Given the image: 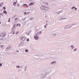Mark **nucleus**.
I'll return each instance as SVG.
<instances>
[{"label":"nucleus","instance_id":"f257e3e1","mask_svg":"<svg viewBox=\"0 0 79 79\" xmlns=\"http://www.w3.org/2000/svg\"><path fill=\"white\" fill-rule=\"evenodd\" d=\"M40 79H43L47 77V75H48L50 73L49 71L48 70H45L42 71L41 72Z\"/></svg>","mask_w":79,"mask_h":79},{"label":"nucleus","instance_id":"f03ea898","mask_svg":"<svg viewBox=\"0 0 79 79\" xmlns=\"http://www.w3.org/2000/svg\"><path fill=\"white\" fill-rule=\"evenodd\" d=\"M46 8H47L48 9H46ZM40 9H41V10H47L48 9V8L46 7H45V6H41L40 7Z\"/></svg>","mask_w":79,"mask_h":79},{"label":"nucleus","instance_id":"7ed1b4c3","mask_svg":"<svg viewBox=\"0 0 79 79\" xmlns=\"http://www.w3.org/2000/svg\"><path fill=\"white\" fill-rule=\"evenodd\" d=\"M72 27V26H70V25H67L66 26H65L64 28V29H68L69 28H70V27Z\"/></svg>","mask_w":79,"mask_h":79},{"label":"nucleus","instance_id":"20e7f679","mask_svg":"<svg viewBox=\"0 0 79 79\" xmlns=\"http://www.w3.org/2000/svg\"><path fill=\"white\" fill-rule=\"evenodd\" d=\"M0 36L1 37H5V34L3 33L1 34Z\"/></svg>","mask_w":79,"mask_h":79},{"label":"nucleus","instance_id":"39448f33","mask_svg":"<svg viewBox=\"0 0 79 79\" xmlns=\"http://www.w3.org/2000/svg\"><path fill=\"white\" fill-rule=\"evenodd\" d=\"M21 39L22 40H26V38H25L24 37H21Z\"/></svg>","mask_w":79,"mask_h":79},{"label":"nucleus","instance_id":"423d86ee","mask_svg":"<svg viewBox=\"0 0 79 79\" xmlns=\"http://www.w3.org/2000/svg\"><path fill=\"white\" fill-rule=\"evenodd\" d=\"M24 44V42H22L21 43H20L18 46H21V45H23Z\"/></svg>","mask_w":79,"mask_h":79},{"label":"nucleus","instance_id":"0eeeda50","mask_svg":"<svg viewBox=\"0 0 79 79\" xmlns=\"http://www.w3.org/2000/svg\"><path fill=\"white\" fill-rule=\"evenodd\" d=\"M56 61H53L51 63V64H56Z\"/></svg>","mask_w":79,"mask_h":79},{"label":"nucleus","instance_id":"6e6552de","mask_svg":"<svg viewBox=\"0 0 79 79\" xmlns=\"http://www.w3.org/2000/svg\"><path fill=\"white\" fill-rule=\"evenodd\" d=\"M69 26H75V27L76 26V24H71L69 25Z\"/></svg>","mask_w":79,"mask_h":79},{"label":"nucleus","instance_id":"1a4fd4ad","mask_svg":"<svg viewBox=\"0 0 79 79\" xmlns=\"http://www.w3.org/2000/svg\"><path fill=\"white\" fill-rule=\"evenodd\" d=\"M34 38H35V39L37 40L38 39L39 37H38V36H37V35H35L34 36Z\"/></svg>","mask_w":79,"mask_h":79},{"label":"nucleus","instance_id":"9d476101","mask_svg":"<svg viewBox=\"0 0 79 79\" xmlns=\"http://www.w3.org/2000/svg\"><path fill=\"white\" fill-rule=\"evenodd\" d=\"M70 47L72 48V49H73L74 48V46L73 45H71Z\"/></svg>","mask_w":79,"mask_h":79},{"label":"nucleus","instance_id":"9b49d317","mask_svg":"<svg viewBox=\"0 0 79 79\" xmlns=\"http://www.w3.org/2000/svg\"><path fill=\"white\" fill-rule=\"evenodd\" d=\"M29 5L30 6H31V5H33L34 4L32 2H31L29 4Z\"/></svg>","mask_w":79,"mask_h":79},{"label":"nucleus","instance_id":"f8f14e48","mask_svg":"<svg viewBox=\"0 0 79 79\" xmlns=\"http://www.w3.org/2000/svg\"><path fill=\"white\" fill-rule=\"evenodd\" d=\"M3 13L4 14H6V13H7V12L6 10H4Z\"/></svg>","mask_w":79,"mask_h":79},{"label":"nucleus","instance_id":"ddd939ff","mask_svg":"<svg viewBox=\"0 0 79 79\" xmlns=\"http://www.w3.org/2000/svg\"><path fill=\"white\" fill-rule=\"evenodd\" d=\"M16 3V2H14L13 4V5H14V6H15Z\"/></svg>","mask_w":79,"mask_h":79},{"label":"nucleus","instance_id":"4468645a","mask_svg":"<svg viewBox=\"0 0 79 79\" xmlns=\"http://www.w3.org/2000/svg\"><path fill=\"white\" fill-rule=\"evenodd\" d=\"M17 19H18V18H16L15 20V21L16 22L17 21Z\"/></svg>","mask_w":79,"mask_h":79},{"label":"nucleus","instance_id":"2eb2a0df","mask_svg":"<svg viewBox=\"0 0 79 79\" xmlns=\"http://www.w3.org/2000/svg\"><path fill=\"white\" fill-rule=\"evenodd\" d=\"M26 34H27V35H29V32H26Z\"/></svg>","mask_w":79,"mask_h":79},{"label":"nucleus","instance_id":"dca6fc26","mask_svg":"<svg viewBox=\"0 0 79 79\" xmlns=\"http://www.w3.org/2000/svg\"><path fill=\"white\" fill-rule=\"evenodd\" d=\"M75 6H73L72 7L71 9H72V10H73V9H75Z\"/></svg>","mask_w":79,"mask_h":79},{"label":"nucleus","instance_id":"f3484780","mask_svg":"<svg viewBox=\"0 0 79 79\" xmlns=\"http://www.w3.org/2000/svg\"><path fill=\"white\" fill-rule=\"evenodd\" d=\"M71 77V79H74V76H72Z\"/></svg>","mask_w":79,"mask_h":79},{"label":"nucleus","instance_id":"a211bd4d","mask_svg":"<svg viewBox=\"0 0 79 79\" xmlns=\"http://www.w3.org/2000/svg\"><path fill=\"white\" fill-rule=\"evenodd\" d=\"M25 51L27 52H29V50H27V49L25 50Z\"/></svg>","mask_w":79,"mask_h":79},{"label":"nucleus","instance_id":"6ab92c4d","mask_svg":"<svg viewBox=\"0 0 79 79\" xmlns=\"http://www.w3.org/2000/svg\"><path fill=\"white\" fill-rule=\"evenodd\" d=\"M3 9L4 10H6V7H5V6L3 7Z\"/></svg>","mask_w":79,"mask_h":79},{"label":"nucleus","instance_id":"aec40b11","mask_svg":"<svg viewBox=\"0 0 79 79\" xmlns=\"http://www.w3.org/2000/svg\"><path fill=\"white\" fill-rule=\"evenodd\" d=\"M56 34H54L52 35V36H56Z\"/></svg>","mask_w":79,"mask_h":79},{"label":"nucleus","instance_id":"412c9836","mask_svg":"<svg viewBox=\"0 0 79 79\" xmlns=\"http://www.w3.org/2000/svg\"><path fill=\"white\" fill-rule=\"evenodd\" d=\"M39 34L40 35V34H42V31H40L39 32Z\"/></svg>","mask_w":79,"mask_h":79},{"label":"nucleus","instance_id":"4be33fe9","mask_svg":"<svg viewBox=\"0 0 79 79\" xmlns=\"http://www.w3.org/2000/svg\"><path fill=\"white\" fill-rule=\"evenodd\" d=\"M76 50H77V48H75L74 50V52H76Z\"/></svg>","mask_w":79,"mask_h":79},{"label":"nucleus","instance_id":"5701e85b","mask_svg":"<svg viewBox=\"0 0 79 79\" xmlns=\"http://www.w3.org/2000/svg\"><path fill=\"white\" fill-rule=\"evenodd\" d=\"M33 18H30V20H33Z\"/></svg>","mask_w":79,"mask_h":79},{"label":"nucleus","instance_id":"b1692460","mask_svg":"<svg viewBox=\"0 0 79 79\" xmlns=\"http://www.w3.org/2000/svg\"><path fill=\"white\" fill-rule=\"evenodd\" d=\"M63 19L62 17L60 18V19H59V20H62V19Z\"/></svg>","mask_w":79,"mask_h":79},{"label":"nucleus","instance_id":"393cba45","mask_svg":"<svg viewBox=\"0 0 79 79\" xmlns=\"http://www.w3.org/2000/svg\"><path fill=\"white\" fill-rule=\"evenodd\" d=\"M77 10V8H76L75 7V11H76Z\"/></svg>","mask_w":79,"mask_h":79},{"label":"nucleus","instance_id":"a878e982","mask_svg":"<svg viewBox=\"0 0 79 79\" xmlns=\"http://www.w3.org/2000/svg\"><path fill=\"white\" fill-rule=\"evenodd\" d=\"M2 66V63H0V67H1Z\"/></svg>","mask_w":79,"mask_h":79},{"label":"nucleus","instance_id":"bb28decb","mask_svg":"<svg viewBox=\"0 0 79 79\" xmlns=\"http://www.w3.org/2000/svg\"><path fill=\"white\" fill-rule=\"evenodd\" d=\"M27 67V66H26L25 67V71H26L27 69H26V68Z\"/></svg>","mask_w":79,"mask_h":79},{"label":"nucleus","instance_id":"cd10ccee","mask_svg":"<svg viewBox=\"0 0 79 79\" xmlns=\"http://www.w3.org/2000/svg\"><path fill=\"white\" fill-rule=\"evenodd\" d=\"M34 0H29V1H30V2H33Z\"/></svg>","mask_w":79,"mask_h":79},{"label":"nucleus","instance_id":"c85d7f7f","mask_svg":"<svg viewBox=\"0 0 79 79\" xmlns=\"http://www.w3.org/2000/svg\"><path fill=\"white\" fill-rule=\"evenodd\" d=\"M27 41H29V38H28L27 39Z\"/></svg>","mask_w":79,"mask_h":79},{"label":"nucleus","instance_id":"c756f323","mask_svg":"<svg viewBox=\"0 0 79 79\" xmlns=\"http://www.w3.org/2000/svg\"><path fill=\"white\" fill-rule=\"evenodd\" d=\"M16 68H19V66H16Z\"/></svg>","mask_w":79,"mask_h":79},{"label":"nucleus","instance_id":"7c9ffc66","mask_svg":"<svg viewBox=\"0 0 79 79\" xmlns=\"http://www.w3.org/2000/svg\"><path fill=\"white\" fill-rule=\"evenodd\" d=\"M23 6H26L27 5V4H24L23 5Z\"/></svg>","mask_w":79,"mask_h":79},{"label":"nucleus","instance_id":"2f4dec72","mask_svg":"<svg viewBox=\"0 0 79 79\" xmlns=\"http://www.w3.org/2000/svg\"><path fill=\"white\" fill-rule=\"evenodd\" d=\"M27 14V13H26V12H25L24 13V14H25V15H26V14Z\"/></svg>","mask_w":79,"mask_h":79},{"label":"nucleus","instance_id":"473e14b6","mask_svg":"<svg viewBox=\"0 0 79 79\" xmlns=\"http://www.w3.org/2000/svg\"><path fill=\"white\" fill-rule=\"evenodd\" d=\"M15 28H14V27H13L12 29V30H14V29H15Z\"/></svg>","mask_w":79,"mask_h":79},{"label":"nucleus","instance_id":"72a5a7b5","mask_svg":"<svg viewBox=\"0 0 79 79\" xmlns=\"http://www.w3.org/2000/svg\"><path fill=\"white\" fill-rule=\"evenodd\" d=\"M66 19V18L65 19V18H64L62 17V19Z\"/></svg>","mask_w":79,"mask_h":79},{"label":"nucleus","instance_id":"f704fd0d","mask_svg":"<svg viewBox=\"0 0 79 79\" xmlns=\"http://www.w3.org/2000/svg\"><path fill=\"white\" fill-rule=\"evenodd\" d=\"M15 27H16V25H14L13 26V27H14L15 28Z\"/></svg>","mask_w":79,"mask_h":79},{"label":"nucleus","instance_id":"c9c22d12","mask_svg":"<svg viewBox=\"0 0 79 79\" xmlns=\"http://www.w3.org/2000/svg\"><path fill=\"white\" fill-rule=\"evenodd\" d=\"M3 47V45H1L0 46V47H1V48H2V47Z\"/></svg>","mask_w":79,"mask_h":79},{"label":"nucleus","instance_id":"e433bc0d","mask_svg":"<svg viewBox=\"0 0 79 79\" xmlns=\"http://www.w3.org/2000/svg\"><path fill=\"white\" fill-rule=\"evenodd\" d=\"M62 12H63V10H61V11L60 12V13H62Z\"/></svg>","mask_w":79,"mask_h":79},{"label":"nucleus","instance_id":"4c0bfd02","mask_svg":"<svg viewBox=\"0 0 79 79\" xmlns=\"http://www.w3.org/2000/svg\"><path fill=\"white\" fill-rule=\"evenodd\" d=\"M46 27H47V26H46V25H45L44 26V29H45V28H46Z\"/></svg>","mask_w":79,"mask_h":79},{"label":"nucleus","instance_id":"58836bf2","mask_svg":"<svg viewBox=\"0 0 79 79\" xmlns=\"http://www.w3.org/2000/svg\"><path fill=\"white\" fill-rule=\"evenodd\" d=\"M15 32L14 31L13 33L12 34H15Z\"/></svg>","mask_w":79,"mask_h":79},{"label":"nucleus","instance_id":"ea45409f","mask_svg":"<svg viewBox=\"0 0 79 79\" xmlns=\"http://www.w3.org/2000/svg\"><path fill=\"white\" fill-rule=\"evenodd\" d=\"M19 26V23H18L17 25V26Z\"/></svg>","mask_w":79,"mask_h":79},{"label":"nucleus","instance_id":"a19ab883","mask_svg":"<svg viewBox=\"0 0 79 79\" xmlns=\"http://www.w3.org/2000/svg\"><path fill=\"white\" fill-rule=\"evenodd\" d=\"M0 15H2V16H3V13H1V14Z\"/></svg>","mask_w":79,"mask_h":79},{"label":"nucleus","instance_id":"79ce46f5","mask_svg":"<svg viewBox=\"0 0 79 79\" xmlns=\"http://www.w3.org/2000/svg\"><path fill=\"white\" fill-rule=\"evenodd\" d=\"M8 22H10V20L9 19V20H8Z\"/></svg>","mask_w":79,"mask_h":79},{"label":"nucleus","instance_id":"37998d69","mask_svg":"<svg viewBox=\"0 0 79 79\" xmlns=\"http://www.w3.org/2000/svg\"><path fill=\"white\" fill-rule=\"evenodd\" d=\"M16 52H19V51L17 50Z\"/></svg>","mask_w":79,"mask_h":79},{"label":"nucleus","instance_id":"c03bdc74","mask_svg":"<svg viewBox=\"0 0 79 79\" xmlns=\"http://www.w3.org/2000/svg\"><path fill=\"white\" fill-rule=\"evenodd\" d=\"M26 6L27 7V8H28V6H27V5H26Z\"/></svg>","mask_w":79,"mask_h":79},{"label":"nucleus","instance_id":"a18cd8bd","mask_svg":"<svg viewBox=\"0 0 79 79\" xmlns=\"http://www.w3.org/2000/svg\"><path fill=\"white\" fill-rule=\"evenodd\" d=\"M23 20H26V18L23 19Z\"/></svg>","mask_w":79,"mask_h":79},{"label":"nucleus","instance_id":"49530a36","mask_svg":"<svg viewBox=\"0 0 79 79\" xmlns=\"http://www.w3.org/2000/svg\"><path fill=\"white\" fill-rule=\"evenodd\" d=\"M28 32H31V30H30Z\"/></svg>","mask_w":79,"mask_h":79},{"label":"nucleus","instance_id":"de8ad7c7","mask_svg":"<svg viewBox=\"0 0 79 79\" xmlns=\"http://www.w3.org/2000/svg\"><path fill=\"white\" fill-rule=\"evenodd\" d=\"M1 4H2V5H3V2L1 3Z\"/></svg>","mask_w":79,"mask_h":79},{"label":"nucleus","instance_id":"09e8293b","mask_svg":"<svg viewBox=\"0 0 79 79\" xmlns=\"http://www.w3.org/2000/svg\"><path fill=\"white\" fill-rule=\"evenodd\" d=\"M59 13H60V12H58V14H59Z\"/></svg>","mask_w":79,"mask_h":79},{"label":"nucleus","instance_id":"8fccbe9b","mask_svg":"<svg viewBox=\"0 0 79 79\" xmlns=\"http://www.w3.org/2000/svg\"><path fill=\"white\" fill-rule=\"evenodd\" d=\"M7 48L8 49H9V47H7Z\"/></svg>","mask_w":79,"mask_h":79},{"label":"nucleus","instance_id":"3c124183","mask_svg":"<svg viewBox=\"0 0 79 79\" xmlns=\"http://www.w3.org/2000/svg\"><path fill=\"white\" fill-rule=\"evenodd\" d=\"M19 25L20 26H21V25L20 24H19Z\"/></svg>","mask_w":79,"mask_h":79},{"label":"nucleus","instance_id":"603ef678","mask_svg":"<svg viewBox=\"0 0 79 79\" xmlns=\"http://www.w3.org/2000/svg\"><path fill=\"white\" fill-rule=\"evenodd\" d=\"M17 6H19V4H18V5H17Z\"/></svg>","mask_w":79,"mask_h":79},{"label":"nucleus","instance_id":"864d4df0","mask_svg":"<svg viewBox=\"0 0 79 79\" xmlns=\"http://www.w3.org/2000/svg\"><path fill=\"white\" fill-rule=\"evenodd\" d=\"M0 6H2V5H1L0 4Z\"/></svg>","mask_w":79,"mask_h":79},{"label":"nucleus","instance_id":"5fc2aeb1","mask_svg":"<svg viewBox=\"0 0 79 79\" xmlns=\"http://www.w3.org/2000/svg\"><path fill=\"white\" fill-rule=\"evenodd\" d=\"M1 18V16H0V19Z\"/></svg>","mask_w":79,"mask_h":79},{"label":"nucleus","instance_id":"6e6d98bb","mask_svg":"<svg viewBox=\"0 0 79 79\" xmlns=\"http://www.w3.org/2000/svg\"><path fill=\"white\" fill-rule=\"evenodd\" d=\"M29 13L27 12V14H29Z\"/></svg>","mask_w":79,"mask_h":79},{"label":"nucleus","instance_id":"4d7b16f0","mask_svg":"<svg viewBox=\"0 0 79 79\" xmlns=\"http://www.w3.org/2000/svg\"><path fill=\"white\" fill-rule=\"evenodd\" d=\"M47 5H48V3H47Z\"/></svg>","mask_w":79,"mask_h":79},{"label":"nucleus","instance_id":"13d9d810","mask_svg":"<svg viewBox=\"0 0 79 79\" xmlns=\"http://www.w3.org/2000/svg\"><path fill=\"white\" fill-rule=\"evenodd\" d=\"M0 24H1V22H0Z\"/></svg>","mask_w":79,"mask_h":79},{"label":"nucleus","instance_id":"bf43d9fd","mask_svg":"<svg viewBox=\"0 0 79 79\" xmlns=\"http://www.w3.org/2000/svg\"><path fill=\"white\" fill-rule=\"evenodd\" d=\"M46 25H47V23H46Z\"/></svg>","mask_w":79,"mask_h":79},{"label":"nucleus","instance_id":"052dcab7","mask_svg":"<svg viewBox=\"0 0 79 79\" xmlns=\"http://www.w3.org/2000/svg\"><path fill=\"white\" fill-rule=\"evenodd\" d=\"M28 21H26V22H27Z\"/></svg>","mask_w":79,"mask_h":79},{"label":"nucleus","instance_id":"680f3d73","mask_svg":"<svg viewBox=\"0 0 79 79\" xmlns=\"http://www.w3.org/2000/svg\"><path fill=\"white\" fill-rule=\"evenodd\" d=\"M46 22H47V21H46Z\"/></svg>","mask_w":79,"mask_h":79}]
</instances>
